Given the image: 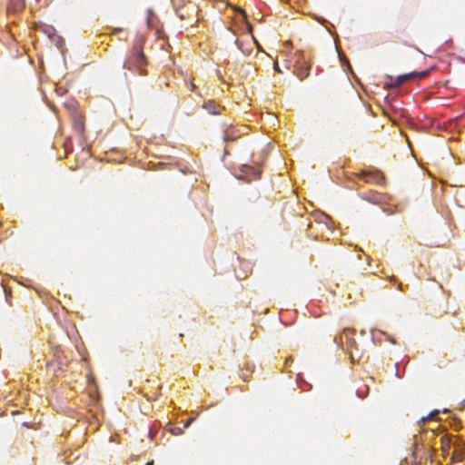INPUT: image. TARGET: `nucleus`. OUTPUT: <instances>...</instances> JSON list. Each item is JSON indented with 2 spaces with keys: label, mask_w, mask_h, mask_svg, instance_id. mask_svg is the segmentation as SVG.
<instances>
[{
  "label": "nucleus",
  "mask_w": 465,
  "mask_h": 465,
  "mask_svg": "<svg viewBox=\"0 0 465 465\" xmlns=\"http://www.w3.org/2000/svg\"><path fill=\"white\" fill-rule=\"evenodd\" d=\"M153 460L148 461V462L146 463V465H153Z\"/></svg>",
  "instance_id": "dca6fc26"
},
{
  "label": "nucleus",
  "mask_w": 465,
  "mask_h": 465,
  "mask_svg": "<svg viewBox=\"0 0 465 465\" xmlns=\"http://www.w3.org/2000/svg\"><path fill=\"white\" fill-rule=\"evenodd\" d=\"M238 136L239 135L235 134L234 130L232 127H228L224 131L223 140L225 142L234 141Z\"/></svg>",
  "instance_id": "0eeeda50"
},
{
  "label": "nucleus",
  "mask_w": 465,
  "mask_h": 465,
  "mask_svg": "<svg viewBox=\"0 0 465 465\" xmlns=\"http://www.w3.org/2000/svg\"><path fill=\"white\" fill-rule=\"evenodd\" d=\"M203 108L205 109L209 114L213 115L220 114L222 111L224 110L223 106L217 104L213 100L204 102L203 104Z\"/></svg>",
  "instance_id": "39448f33"
},
{
  "label": "nucleus",
  "mask_w": 465,
  "mask_h": 465,
  "mask_svg": "<svg viewBox=\"0 0 465 465\" xmlns=\"http://www.w3.org/2000/svg\"><path fill=\"white\" fill-rule=\"evenodd\" d=\"M148 62L143 51V40L138 39L124 63V68L139 75L146 74Z\"/></svg>",
  "instance_id": "f257e3e1"
},
{
  "label": "nucleus",
  "mask_w": 465,
  "mask_h": 465,
  "mask_svg": "<svg viewBox=\"0 0 465 465\" xmlns=\"http://www.w3.org/2000/svg\"><path fill=\"white\" fill-rule=\"evenodd\" d=\"M427 75H428V71L401 74V75H399L395 79V82L393 84H391V87L397 88V87L401 86V84H403L405 82L414 79L415 77L424 78Z\"/></svg>",
  "instance_id": "7ed1b4c3"
},
{
  "label": "nucleus",
  "mask_w": 465,
  "mask_h": 465,
  "mask_svg": "<svg viewBox=\"0 0 465 465\" xmlns=\"http://www.w3.org/2000/svg\"><path fill=\"white\" fill-rule=\"evenodd\" d=\"M241 172L242 175L246 177L249 181L259 179L262 173L260 167H255L248 164H242V166L241 167Z\"/></svg>",
  "instance_id": "20e7f679"
},
{
  "label": "nucleus",
  "mask_w": 465,
  "mask_h": 465,
  "mask_svg": "<svg viewBox=\"0 0 465 465\" xmlns=\"http://www.w3.org/2000/svg\"><path fill=\"white\" fill-rule=\"evenodd\" d=\"M234 42H235V44H236L237 47H238L242 52H243V50H242V44L240 43V41H239L238 39H235V41H234Z\"/></svg>",
  "instance_id": "9b49d317"
},
{
  "label": "nucleus",
  "mask_w": 465,
  "mask_h": 465,
  "mask_svg": "<svg viewBox=\"0 0 465 465\" xmlns=\"http://www.w3.org/2000/svg\"><path fill=\"white\" fill-rule=\"evenodd\" d=\"M297 54L298 58L294 64V73L300 80H304L309 76L311 64L306 61L303 52L300 51Z\"/></svg>",
  "instance_id": "f03ea898"
},
{
  "label": "nucleus",
  "mask_w": 465,
  "mask_h": 465,
  "mask_svg": "<svg viewBox=\"0 0 465 465\" xmlns=\"http://www.w3.org/2000/svg\"><path fill=\"white\" fill-rule=\"evenodd\" d=\"M195 87L196 86H195V84L193 83H190V89H191V91H194Z\"/></svg>",
  "instance_id": "2eb2a0df"
},
{
  "label": "nucleus",
  "mask_w": 465,
  "mask_h": 465,
  "mask_svg": "<svg viewBox=\"0 0 465 465\" xmlns=\"http://www.w3.org/2000/svg\"><path fill=\"white\" fill-rule=\"evenodd\" d=\"M274 69L279 72V73H282V70L280 69L279 65H278V63H275L274 64Z\"/></svg>",
  "instance_id": "4468645a"
},
{
  "label": "nucleus",
  "mask_w": 465,
  "mask_h": 465,
  "mask_svg": "<svg viewBox=\"0 0 465 465\" xmlns=\"http://www.w3.org/2000/svg\"><path fill=\"white\" fill-rule=\"evenodd\" d=\"M441 448L443 452H446L450 449V440L446 436L440 438Z\"/></svg>",
  "instance_id": "6e6552de"
},
{
  "label": "nucleus",
  "mask_w": 465,
  "mask_h": 465,
  "mask_svg": "<svg viewBox=\"0 0 465 465\" xmlns=\"http://www.w3.org/2000/svg\"><path fill=\"white\" fill-rule=\"evenodd\" d=\"M353 332H354V331H353V330L345 329V330L343 331V333L341 335V339H342L343 337H345V339H346L347 341H350L351 345L355 344V341H354L353 340H351V339L349 338V335H350V334H353Z\"/></svg>",
  "instance_id": "1a4fd4ad"
},
{
  "label": "nucleus",
  "mask_w": 465,
  "mask_h": 465,
  "mask_svg": "<svg viewBox=\"0 0 465 465\" xmlns=\"http://www.w3.org/2000/svg\"><path fill=\"white\" fill-rule=\"evenodd\" d=\"M240 13L242 15L243 18L246 19L247 18V15H246V12L243 10V9H240Z\"/></svg>",
  "instance_id": "ddd939ff"
},
{
  "label": "nucleus",
  "mask_w": 465,
  "mask_h": 465,
  "mask_svg": "<svg viewBox=\"0 0 465 465\" xmlns=\"http://www.w3.org/2000/svg\"><path fill=\"white\" fill-rule=\"evenodd\" d=\"M252 38H253L254 43H255L256 45H258L257 40H256L253 36H252Z\"/></svg>",
  "instance_id": "a211bd4d"
},
{
  "label": "nucleus",
  "mask_w": 465,
  "mask_h": 465,
  "mask_svg": "<svg viewBox=\"0 0 465 465\" xmlns=\"http://www.w3.org/2000/svg\"><path fill=\"white\" fill-rule=\"evenodd\" d=\"M362 177L367 183L371 181L380 182L382 179L381 175L378 173H363Z\"/></svg>",
  "instance_id": "423d86ee"
},
{
  "label": "nucleus",
  "mask_w": 465,
  "mask_h": 465,
  "mask_svg": "<svg viewBox=\"0 0 465 465\" xmlns=\"http://www.w3.org/2000/svg\"><path fill=\"white\" fill-rule=\"evenodd\" d=\"M439 413V411H431L430 414H428L426 417L421 418L422 422H426L428 420H431L434 419V417Z\"/></svg>",
  "instance_id": "9d476101"
},
{
  "label": "nucleus",
  "mask_w": 465,
  "mask_h": 465,
  "mask_svg": "<svg viewBox=\"0 0 465 465\" xmlns=\"http://www.w3.org/2000/svg\"><path fill=\"white\" fill-rule=\"evenodd\" d=\"M412 455L414 456V459H416L417 451H414Z\"/></svg>",
  "instance_id": "f3484780"
},
{
  "label": "nucleus",
  "mask_w": 465,
  "mask_h": 465,
  "mask_svg": "<svg viewBox=\"0 0 465 465\" xmlns=\"http://www.w3.org/2000/svg\"><path fill=\"white\" fill-rule=\"evenodd\" d=\"M246 23H247L248 32L252 34V25L249 22H246Z\"/></svg>",
  "instance_id": "f8f14e48"
}]
</instances>
